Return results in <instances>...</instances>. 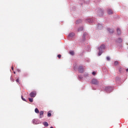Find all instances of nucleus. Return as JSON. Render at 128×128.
<instances>
[{"label": "nucleus", "mask_w": 128, "mask_h": 128, "mask_svg": "<svg viewBox=\"0 0 128 128\" xmlns=\"http://www.w3.org/2000/svg\"><path fill=\"white\" fill-rule=\"evenodd\" d=\"M118 42H122V38H119L118 39Z\"/></svg>", "instance_id": "obj_20"}, {"label": "nucleus", "mask_w": 128, "mask_h": 128, "mask_svg": "<svg viewBox=\"0 0 128 128\" xmlns=\"http://www.w3.org/2000/svg\"><path fill=\"white\" fill-rule=\"evenodd\" d=\"M48 118H50V116H52V114L50 112H48Z\"/></svg>", "instance_id": "obj_21"}, {"label": "nucleus", "mask_w": 128, "mask_h": 128, "mask_svg": "<svg viewBox=\"0 0 128 128\" xmlns=\"http://www.w3.org/2000/svg\"><path fill=\"white\" fill-rule=\"evenodd\" d=\"M126 72H128V68L126 69Z\"/></svg>", "instance_id": "obj_30"}, {"label": "nucleus", "mask_w": 128, "mask_h": 128, "mask_svg": "<svg viewBox=\"0 0 128 128\" xmlns=\"http://www.w3.org/2000/svg\"><path fill=\"white\" fill-rule=\"evenodd\" d=\"M96 72H92V74L93 75V76H96Z\"/></svg>", "instance_id": "obj_26"}, {"label": "nucleus", "mask_w": 128, "mask_h": 128, "mask_svg": "<svg viewBox=\"0 0 128 128\" xmlns=\"http://www.w3.org/2000/svg\"><path fill=\"white\" fill-rule=\"evenodd\" d=\"M42 124L44 126H48V122H44Z\"/></svg>", "instance_id": "obj_9"}, {"label": "nucleus", "mask_w": 128, "mask_h": 128, "mask_svg": "<svg viewBox=\"0 0 128 128\" xmlns=\"http://www.w3.org/2000/svg\"><path fill=\"white\" fill-rule=\"evenodd\" d=\"M16 82H19L20 80H19L18 78H17V79L16 80Z\"/></svg>", "instance_id": "obj_27"}, {"label": "nucleus", "mask_w": 128, "mask_h": 128, "mask_svg": "<svg viewBox=\"0 0 128 128\" xmlns=\"http://www.w3.org/2000/svg\"><path fill=\"white\" fill-rule=\"evenodd\" d=\"M12 70H14V67L13 66L12 67Z\"/></svg>", "instance_id": "obj_31"}, {"label": "nucleus", "mask_w": 128, "mask_h": 128, "mask_svg": "<svg viewBox=\"0 0 128 128\" xmlns=\"http://www.w3.org/2000/svg\"><path fill=\"white\" fill-rule=\"evenodd\" d=\"M35 112H36V114H39L40 111L38 110V108H36L35 109Z\"/></svg>", "instance_id": "obj_15"}, {"label": "nucleus", "mask_w": 128, "mask_h": 128, "mask_svg": "<svg viewBox=\"0 0 128 128\" xmlns=\"http://www.w3.org/2000/svg\"><path fill=\"white\" fill-rule=\"evenodd\" d=\"M117 32L118 34H120V28L117 29Z\"/></svg>", "instance_id": "obj_16"}, {"label": "nucleus", "mask_w": 128, "mask_h": 128, "mask_svg": "<svg viewBox=\"0 0 128 128\" xmlns=\"http://www.w3.org/2000/svg\"><path fill=\"white\" fill-rule=\"evenodd\" d=\"M22 100H24V102H26V99L24 98L22 96Z\"/></svg>", "instance_id": "obj_23"}, {"label": "nucleus", "mask_w": 128, "mask_h": 128, "mask_svg": "<svg viewBox=\"0 0 128 128\" xmlns=\"http://www.w3.org/2000/svg\"><path fill=\"white\" fill-rule=\"evenodd\" d=\"M108 30L110 34H112V32H114V30L110 28H108Z\"/></svg>", "instance_id": "obj_12"}, {"label": "nucleus", "mask_w": 128, "mask_h": 128, "mask_svg": "<svg viewBox=\"0 0 128 128\" xmlns=\"http://www.w3.org/2000/svg\"><path fill=\"white\" fill-rule=\"evenodd\" d=\"M98 14L100 16H102V14H104V11H102V10H100L98 12Z\"/></svg>", "instance_id": "obj_7"}, {"label": "nucleus", "mask_w": 128, "mask_h": 128, "mask_svg": "<svg viewBox=\"0 0 128 128\" xmlns=\"http://www.w3.org/2000/svg\"><path fill=\"white\" fill-rule=\"evenodd\" d=\"M18 72H20V70H18Z\"/></svg>", "instance_id": "obj_33"}, {"label": "nucleus", "mask_w": 128, "mask_h": 128, "mask_svg": "<svg viewBox=\"0 0 128 128\" xmlns=\"http://www.w3.org/2000/svg\"><path fill=\"white\" fill-rule=\"evenodd\" d=\"M58 58H62V55L58 54Z\"/></svg>", "instance_id": "obj_24"}, {"label": "nucleus", "mask_w": 128, "mask_h": 128, "mask_svg": "<svg viewBox=\"0 0 128 128\" xmlns=\"http://www.w3.org/2000/svg\"><path fill=\"white\" fill-rule=\"evenodd\" d=\"M92 83L93 84H98V81L96 78H93L92 80Z\"/></svg>", "instance_id": "obj_2"}, {"label": "nucleus", "mask_w": 128, "mask_h": 128, "mask_svg": "<svg viewBox=\"0 0 128 128\" xmlns=\"http://www.w3.org/2000/svg\"><path fill=\"white\" fill-rule=\"evenodd\" d=\"M70 54L72 56H74V51H71V52H70Z\"/></svg>", "instance_id": "obj_19"}, {"label": "nucleus", "mask_w": 128, "mask_h": 128, "mask_svg": "<svg viewBox=\"0 0 128 128\" xmlns=\"http://www.w3.org/2000/svg\"><path fill=\"white\" fill-rule=\"evenodd\" d=\"M105 90L106 92H110L112 90V88L110 86H106L105 88Z\"/></svg>", "instance_id": "obj_3"}, {"label": "nucleus", "mask_w": 128, "mask_h": 128, "mask_svg": "<svg viewBox=\"0 0 128 128\" xmlns=\"http://www.w3.org/2000/svg\"><path fill=\"white\" fill-rule=\"evenodd\" d=\"M74 36V33H70L69 34L68 36H70V38H72Z\"/></svg>", "instance_id": "obj_13"}, {"label": "nucleus", "mask_w": 128, "mask_h": 128, "mask_svg": "<svg viewBox=\"0 0 128 128\" xmlns=\"http://www.w3.org/2000/svg\"><path fill=\"white\" fill-rule=\"evenodd\" d=\"M122 68H120L119 69V72H122Z\"/></svg>", "instance_id": "obj_28"}, {"label": "nucleus", "mask_w": 128, "mask_h": 128, "mask_svg": "<svg viewBox=\"0 0 128 128\" xmlns=\"http://www.w3.org/2000/svg\"><path fill=\"white\" fill-rule=\"evenodd\" d=\"M107 12L108 14H114V12L110 9H108L107 10Z\"/></svg>", "instance_id": "obj_5"}, {"label": "nucleus", "mask_w": 128, "mask_h": 128, "mask_svg": "<svg viewBox=\"0 0 128 128\" xmlns=\"http://www.w3.org/2000/svg\"><path fill=\"white\" fill-rule=\"evenodd\" d=\"M28 100L30 102H34V99L32 98H29Z\"/></svg>", "instance_id": "obj_17"}, {"label": "nucleus", "mask_w": 128, "mask_h": 128, "mask_svg": "<svg viewBox=\"0 0 128 128\" xmlns=\"http://www.w3.org/2000/svg\"><path fill=\"white\" fill-rule=\"evenodd\" d=\"M98 30H102V25L99 24H98Z\"/></svg>", "instance_id": "obj_10"}, {"label": "nucleus", "mask_w": 128, "mask_h": 128, "mask_svg": "<svg viewBox=\"0 0 128 128\" xmlns=\"http://www.w3.org/2000/svg\"><path fill=\"white\" fill-rule=\"evenodd\" d=\"M42 116H44V111H40V118H42Z\"/></svg>", "instance_id": "obj_8"}, {"label": "nucleus", "mask_w": 128, "mask_h": 128, "mask_svg": "<svg viewBox=\"0 0 128 128\" xmlns=\"http://www.w3.org/2000/svg\"><path fill=\"white\" fill-rule=\"evenodd\" d=\"M104 48H106V46L104 44H102L100 48H99V50H104Z\"/></svg>", "instance_id": "obj_6"}, {"label": "nucleus", "mask_w": 128, "mask_h": 128, "mask_svg": "<svg viewBox=\"0 0 128 128\" xmlns=\"http://www.w3.org/2000/svg\"><path fill=\"white\" fill-rule=\"evenodd\" d=\"M87 22H94V20L92 18L88 19Z\"/></svg>", "instance_id": "obj_11"}, {"label": "nucleus", "mask_w": 128, "mask_h": 128, "mask_svg": "<svg viewBox=\"0 0 128 128\" xmlns=\"http://www.w3.org/2000/svg\"><path fill=\"white\" fill-rule=\"evenodd\" d=\"M14 72V74H16V72Z\"/></svg>", "instance_id": "obj_35"}, {"label": "nucleus", "mask_w": 128, "mask_h": 128, "mask_svg": "<svg viewBox=\"0 0 128 128\" xmlns=\"http://www.w3.org/2000/svg\"><path fill=\"white\" fill-rule=\"evenodd\" d=\"M33 122H34H34H36V120H34Z\"/></svg>", "instance_id": "obj_34"}, {"label": "nucleus", "mask_w": 128, "mask_h": 128, "mask_svg": "<svg viewBox=\"0 0 128 128\" xmlns=\"http://www.w3.org/2000/svg\"><path fill=\"white\" fill-rule=\"evenodd\" d=\"M13 82H14V80H13Z\"/></svg>", "instance_id": "obj_36"}, {"label": "nucleus", "mask_w": 128, "mask_h": 128, "mask_svg": "<svg viewBox=\"0 0 128 128\" xmlns=\"http://www.w3.org/2000/svg\"><path fill=\"white\" fill-rule=\"evenodd\" d=\"M98 56H102V52H99V53H98Z\"/></svg>", "instance_id": "obj_29"}, {"label": "nucleus", "mask_w": 128, "mask_h": 128, "mask_svg": "<svg viewBox=\"0 0 128 128\" xmlns=\"http://www.w3.org/2000/svg\"><path fill=\"white\" fill-rule=\"evenodd\" d=\"M30 96L31 98H34L36 96V92L33 91L30 94Z\"/></svg>", "instance_id": "obj_1"}, {"label": "nucleus", "mask_w": 128, "mask_h": 128, "mask_svg": "<svg viewBox=\"0 0 128 128\" xmlns=\"http://www.w3.org/2000/svg\"><path fill=\"white\" fill-rule=\"evenodd\" d=\"M106 60H110V57H107L106 58Z\"/></svg>", "instance_id": "obj_25"}, {"label": "nucleus", "mask_w": 128, "mask_h": 128, "mask_svg": "<svg viewBox=\"0 0 128 128\" xmlns=\"http://www.w3.org/2000/svg\"><path fill=\"white\" fill-rule=\"evenodd\" d=\"M114 64L115 66H118V61L114 62Z\"/></svg>", "instance_id": "obj_22"}, {"label": "nucleus", "mask_w": 128, "mask_h": 128, "mask_svg": "<svg viewBox=\"0 0 128 128\" xmlns=\"http://www.w3.org/2000/svg\"><path fill=\"white\" fill-rule=\"evenodd\" d=\"M76 24H78V21H76Z\"/></svg>", "instance_id": "obj_32"}, {"label": "nucleus", "mask_w": 128, "mask_h": 128, "mask_svg": "<svg viewBox=\"0 0 128 128\" xmlns=\"http://www.w3.org/2000/svg\"><path fill=\"white\" fill-rule=\"evenodd\" d=\"M84 67L82 66H80L78 68V72H80L81 74H82V72H84Z\"/></svg>", "instance_id": "obj_4"}, {"label": "nucleus", "mask_w": 128, "mask_h": 128, "mask_svg": "<svg viewBox=\"0 0 128 128\" xmlns=\"http://www.w3.org/2000/svg\"><path fill=\"white\" fill-rule=\"evenodd\" d=\"M88 35V33H84L82 36L83 38H86V36Z\"/></svg>", "instance_id": "obj_18"}, {"label": "nucleus", "mask_w": 128, "mask_h": 128, "mask_svg": "<svg viewBox=\"0 0 128 128\" xmlns=\"http://www.w3.org/2000/svg\"><path fill=\"white\" fill-rule=\"evenodd\" d=\"M84 30V28L83 27H80L78 29V32H82V30Z\"/></svg>", "instance_id": "obj_14"}]
</instances>
